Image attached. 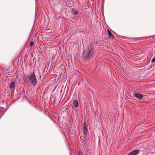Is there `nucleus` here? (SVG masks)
<instances>
[{
    "label": "nucleus",
    "mask_w": 155,
    "mask_h": 155,
    "mask_svg": "<svg viewBox=\"0 0 155 155\" xmlns=\"http://www.w3.org/2000/svg\"><path fill=\"white\" fill-rule=\"evenodd\" d=\"M29 78V80L31 81L32 84L34 86H35L37 83V80L35 77V75L34 73L31 76H27L26 77V79Z\"/></svg>",
    "instance_id": "nucleus-1"
},
{
    "label": "nucleus",
    "mask_w": 155,
    "mask_h": 155,
    "mask_svg": "<svg viewBox=\"0 0 155 155\" xmlns=\"http://www.w3.org/2000/svg\"><path fill=\"white\" fill-rule=\"evenodd\" d=\"M134 97L138 98L140 99H141L143 97V96L142 94H139L137 93H134L133 94Z\"/></svg>",
    "instance_id": "nucleus-2"
},
{
    "label": "nucleus",
    "mask_w": 155,
    "mask_h": 155,
    "mask_svg": "<svg viewBox=\"0 0 155 155\" xmlns=\"http://www.w3.org/2000/svg\"><path fill=\"white\" fill-rule=\"evenodd\" d=\"M94 53V50L92 48H90V49L87 53V55L88 56L89 58L92 56L93 54Z\"/></svg>",
    "instance_id": "nucleus-3"
},
{
    "label": "nucleus",
    "mask_w": 155,
    "mask_h": 155,
    "mask_svg": "<svg viewBox=\"0 0 155 155\" xmlns=\"http://www.w3.org/2000/svg\"><path fill=\"white\" fill-rule=\"evenodd\" d=\"M139 152L138 150H135L131 152L128 155H136Z\"/></svg>",
    "instance_id": "nucleus-4"
},
{
    "label": "nucleus",
    "mask_w": 155,
    "mask_h": 155,
    "mask_svg": "<svg viewBox=\"0 0 155 155\" xmlns=\"http://www.w3.org/2000/svg\"><path fill=\"white\" fill-rule=\"evenodd\" d=\"M73 104L74 105V107H77L78 106V102L77 100H74L73 101Z\"/></svg>",
    "instance_id": "nucleus-5"
},
{
    "label": "nucleus",
    "mask_w": 155,
    "mask_h": 155,
    "mask_svg": "<svg viewBox=\"0 0 155 155\" xmlns=\"http://www.w3.org/2000/svg\"><path fill=\"white\" fill-rule=\"evenodd\" d=\"M15 85V83L14 82H12L9 85V88L11 89L13 88Z\"/></svg>",
    "instance_id": "nucleus-6"
},
{
    "label": "nucleus",
    "mask_w": 155,
    "mask_h": 155,
    "mask_svg": "<svg viewBox=\"0 0 155 155\" xmlns=\"http://www.w3.org/2000/svg\"><path fill=\"white\" fill-rule=\"evenodd\" d=\"M83 131L84 133V135H87L88 133L87 129H83Z\"/></svg>",
    "instance_id": "nucleus-7"
},
{
    "label": "nucleus",
    "mask_w": 155,
    "mask_h": 155,
    "mask_svg": "<svg viewBox=\"0 0 155 155\" xmlns=\"http://www.w3.org/2000/svg\"><path fill=\"white\" fill-rule=\"evenodd\" d=\"M108 33L109 36L110 38H113L114 37V36L112 33L110 31H108Z\"/></svg>",
    "instance_id": "nucleus-8"
},
{
    "label": "nucleus",
    "mask_w": 155,
    "mask_h": 155,
    "mask_svg": "<svg viewBox=\"0 0 155 155\" xmlns=\"http://www.w3.org/2000/svg\"><path fill=\"white\" fill-rule=\"evenodd\" d=\"M87 129L86 127V124L85 123H84L83 124V129Z\"/></svg>",
    "instance_id": "nucleus-9"
},
{
    "label": "nucleus",
    "mask_w": 155,
    "mask_h": 155,
    "mask_svg": "<svg viewBox=\"0 0 155 155\" xmlns=\"http://www.w3.org/2000/svg\"><path fill=\"white\" fill-rule=\"evenodd\" d=\"M73 13L74 14H75V15H77L78 14V11L76 10L74 11V12Z\"/></svg>",
    "instance_id": "nucleus-10"
},
{
    "label": "nucleus",
    "mask_w": 155,
    "mask_h": 155,
    "mask_svg": "<svg viewBox=\"0 0 155 155\" xmlns=\"http://www.w3.org/2000/svg\"><path fill=\"white\" fill-rule=\"evenodd\" d=\"M30 46H33L34 45V42H33V41H31V42H30Z\"/></svg>",
    "instance_id": "nucleus-11"
}]
</instances>
